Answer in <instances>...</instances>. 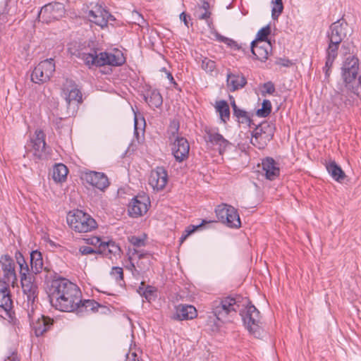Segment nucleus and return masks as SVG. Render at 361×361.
Returning a JSON list of instances; mask_svg holds the SVG:
<instances>
[{
	"instance_id": "nucleus-1",
	"label": "nucleus",
	"mask_w": 361,
	"mask_h": 361,
	"mask_svg": "<svg viewBox=\"0 0 361 361\" xmlns=\"http://www.w3.org/2000/svg\"><path fill=\"white\" fill-rule=\"evenodd\" d=\"M341 77L344 87L332 97L333 104L340 110L354 106L361 99V68L356 56H349L343 61Z\"/></svg>"
},
{
	"instance_id": "nucleus-2",
	"label": "nucleus",
	"mask_w": 361,
	"mask_h": 361,
	"mask_svg": "<svg viewBox=\"0 0 361 361\" xmlns=\"http://www.w3.org/2000/svg\"><path fill=\"white\" fill-rule=\"evenodd\" d=\"M48 297L52 307L66 312H74L81 302L82 294L78 286L65 278L54 279L48 288Z\"/></svg>"
},
{
	"instance_id": "nucleus-3",
	"label": "nucleus",
	"mask_w": 361,
	"mask_h": 361,
	"mask_svg": "<svg viewBox=\"0 0 361 361\" xmlns=\"http://www.w3.org/2000/svg\"><path fill=\"white\" fill-rule=\"evenodd\" d=\"M348 24L341 18L333 23L327 32L328 47L325 51V65L323 67L324 79L328 80L334 61L338 56L341 43L347 37Z\"/></svg>"
},
{
	"instance_id": "nucleus-4",
	"label": "nucleus",
	"mask_w": 361,
	"mask_h": 361,
	"mask_svg": "<svg viewBox=\"0 0 361 361\" xmlns=\"http://www.w3.org/2000/svg\"><path fill=\"white\" fill-rule=\"evenodd\" d=\"M238 312L249 333L257 338L262 337L264 330L260 312L247 298H243Z\"/></svg>"
},
{
	"instance_id": "nucleus-5",
	"label": "nucleus",
	"mask_w": 361,
	"mask_h": 361,
	"mask_svg": "<svg viewBox=\"0 0 361 361\" xmlns=\"http://www.w3.org/2000/svg\"><path fill=\"white\" fill-rule=\"evenodd\" d=\"M15 257L20 267V283L26 302H38L39 288L35 276L30 274L29 265L20 252L17 251Z\"/></svg>"
},
{
	"instance_id": "nucleus-6",
	"label": "nucleus",
	"mask_w": 361,
	"mask_h": 361,
	"mask_svg": "<svg viewBox=\"0 0 361 361\" xmlns=\"http://www.w3.org/2000/svg\"><path fill=\"white\" fill-rule=\"evenodd\" d=\"M243 298L240 295L218 298L211 304V314L216 316L219 319L228 322L229 316L235 314L240 310Z\"/></svg>"
},
{
	"instance_id": "nucleus-7",
	"label": "nucleus",
	"mask_w": 361,
	"mask_h": 361,
	"mask_svg": "<svg viewBox=\"0 0 361 361\" xmlns=\"http://www.w3.org/2000/svg\"><path fill=\"white\" fill-rule=\"evenodd\" d=\"M67 223L73 231L79 233L91 232L98 226L91 215L79 209L68 214Z\"/></svg>"
},
{
	"instance_id": "nucleus-8",
	"label": "nucleus",
	"mask_w": 361,
	"mask_h": 361,
	"mask_svg": "<svg viewBox=\"0 0 361 361\" xmlns=\"http://www.w3.org/2000/svg\"><path fill=\"white\" fill-rule=\"evenodd\" d=\"M254 126L251 133L250 142L259 149H263L274 137L276 130L275 125L271 122L264 121L258 125L255 124Z\"/></svg>"
},
{
	"instance_id": "nucleus-9",
	"label": "nucleus",
	"mask_w": 361,
	"mask_h": 361,
	"mask_svg": "<svg viewBox=\"0 0 361 361\" xmlns=\"http://www.w3.org/2000/svg\"><path fill=\"white\" fill-rule=\"evenodd\" d=\"M204 140L207 146L214 149L215 148L220 155H223L227 149L232 145L230 141L219 133L217 128H212L206 126L204 128Z\"/></svg>"
},
{
	"instance_id": "nucleus-10",
	"label": "nucleus",
	"mask_w": 361,
	"mask_h": 361,
	"mask_svg": "<svg viewBox=\"0 0 361 361\" xmlns=\"http://www.w3.org/2000/svg\"><path fill=\"white\" fill-rule=\"evenodd\" d=\"M46 135L41 129H37L35 131L33 137L30 138L29 142L27 143L26 152L27 154L32 153V159L37 162L39 160L46 158L45 152V142Z\"/></svg>"
},
{
	"instance_id": "nucleus-11",
	"label": "nucleus",
	"mask_w": 361,
	"mask_h": 361,
	"mask_svg": "<svg viewBox=\"0 0 361 361\" xmlns=\"http://www.w3.org/2000/svg\"><path fill=\"white\" fill-rule=\"evenodd\" d=\"M215 213L219 221L231 228H239L241 221L238 210L231 205L221 204L215 209Z\"/></svg>"
},
{
	"instance_id": "nucleus-12",
	"label": "nucleus",
	"mask_w": 361,
	"mask_h": 361,
	"mask_svg": "<svg viewBox=\"0 0 361 361\" xmlns=\"http://www.w3.org/2000/svg\"><path fill=\"white\" fill-rule=\"evenodd\" d=\"M66 13L65 6L59 1H52L43 6L39 13L37 18L44 23L49 24L51 22L59 20Z\"/></svg>"
},
{
	"instance_id": "nucleus-13",
	"label": "nucleus",
	"mask_w": 361,
	"mask_h": 361,
	"mask_svg": "<svg viewBox=\"0 0 361 361\" xmlns=\"http://www.w3.org/2000/svg\"><path fill=\"white\" fill-rule=\"evenodd\" d=\"M85 13L90 22L102 28L107 26L109 20H116L114 16L99 3H90Z\"/></svg>"
},
{
	"instance_id": "nucleus-14",
	"label": "nucleus",
	"mask_w": 361,
	"mask_h": 361,
	"mask_svg": "<svg viewBox=\"0 0 361 361\" xmlns=\"http://www.w3.org/2000/svg\"><path fill=\"white\" fill-rule=\"evenodd\" d=\"M55 67V62L52 58L40 61L32 72L31 80L39 85L47 82L53 75Z\"/></svg>"
},
{
	"instance_id": "nucleus-15",
	"label": "nucleus",
	"mask_w": 361,
	"mask_h": 361,
	"mask_svg": "<svg viewBox=\"0 0 361 361\" xmlns=\"http://www.w3.org/2000/svg\"><path fill=\"white\" fill-rule=\"evenodd\" d=\"M121 252L120 246L113 240H109L106 243H100L97 249H94L86 245L79 247V252L82 255L99 254L109 259H112L113 257L120 256Z\"/></svg>"
},
{
	"instance_id": "nucleus-16",
	"label": "nucleus",
	"mask_w": 361,
	"mask_h": 361,
	"mask_svg": "<svg viewBox=\"0 0 361 361\" xmlns=\"http://www.w3.org/2000/svg\"><path fill=\"white\" fill-rule=\"evenodd\" d=\"M99 56V67L104 66H121L126 61L124 54L118 49H114L110 51H101Z\"/></svg>"
},
{
	"instance_id": "nucleus-17",
	"label": "nucleus",
	"mask_w": 361,
	"mask_h": 361,
	"mask_svg": "<svg viewBox=\"0 0 361 361\" xmlns=\"http://www.w3.org/2000/svg\"><path fill=\"white\" fill-rule=\"evenodd\" d=\"M169 180L167 170L164 166H157L150 172L149 185L153 190L159 192L164 190Z\"/></svg>"
},
{
	"instance_id": "nucleus-18",
	"label": "nucleus",
	"mask_w": 361,
	"mask_h": 361,
	"mask_svg": "<svg viewBox=\"0 0 361 361\" xmlns=\"http://www.w3.org/2000/svg\"><path fill=\"white\" fill-rule=\"evenodd\" d=\"M0 307L4 310L10 321H13L15 318V312L13 311V300L9 284L1 280H0Z\"/></svg>"
},
{
	"instance_id": "nucleus-19",
	"label": "nucleus",
	"mask_w": 361,
	"mask_h": 361,
	"mask_svg": "<svg viewBox=\"0 0 361 361\" xmlns=\"http://www.w3.org/2000/svg\"><path fill=\"white\" fill-rule=\"evenodd\" d=\"M150 206L149 198L146 195H137L132 199L128 207V213L131 217L137 218L144 215Z\"/></svg>"
},
{
	"instance_id": "nucleus-20",
	"label": "nucleus",
	"mask_w": 361,
	"mask_h": 361,
	"mask_svg": "<svg viewBox=\"0 0 361 361\" xmlns=\"http://www.w3.org/2000/svg\"><path fill=\"white\" fill-rule=\"evenodd\" d=\"M190 145L188 140L183 137L176 135L172 147L171 152L178 162H182L189 156Z\"/></svg>"
},
{
	"instance_id": "nucleus-21",
	"label": "nucleus",
	"mask_w": 361,
	"mask_h": 361,
	"mask_svg": "<svg viewBox=\"0 0 361 361\" xmlns=\"http://www.w3.org/2000/svg\"><path fill=\"white\" fill-rule=\"evenodd\" d=\"M82 178L89 185L100 190H105L109 185V179L104 173L90 171L84 173Z\"/></svg>"
},
{
	"instance_id": "nucleus-22",
	"label": "nucleus",
	"mask_w": 361,
	"mask_h": 361,
	"mask_svg": "<svg viewBox=\"0 0 361 361\" xmlns=\"http://www.w3.org/2000/svg\"><path fill=\"white\" fill-rule=\"evenodd\" d=\"M1 269L4 272V280L6 283H14L17 281L14 260L8 255H2L0 259Z\"/></svg>"
},
{
	"instance_id": "nucleus-23",
	"label": "nucleus",
	"mask_w": 361,
	"mask_h": 361,
	"mask_svg": "<svg viewBox=\"0 0 361 361\" xmlns=\"http://www.w3.org/2000/svg\"><path fill=\"white\" fill-rule=\"evenodd\" d=\"M62 91L68 104H70L73 102H82V92L73 80L66 79L65 80L63 84Z\"/></svg>"
},
{
	"instance_id": "nucleus-24",
	"label": "nucleus",
	"mask_w": 361,
	"mask_h": 361,
	"mask_svg": "<svg viewBox=\"0 0 361 361\" xmlns=\"http://www.w3.org/2000/svg\"><path fill=\"white\" fill-rule=\"evenodd\" d=\"M197 311L192 305L179 304L175 307V313L171 319L176 321L191 320L196 318Z\"/></svg>"
},
{
	"instance_id": "nucleus-25",
	"label": "nucleus",
	"mask_w": 361,
	"mask_h": 361,
	"mask_svg": "<svg viewBox=\"0 0 361 361\" xmlns=\"http://www.w3.org/2000/svg\"><path fill=\"white\" fill-rule=\"evenodd\" d=\"M30 274L37 275L40 274L42 270L47 273L50 272V269L47 267H44L42 254L37 250H33L30 255Z\"/></svg>"
},
{
	"instance_id": "nucleus-26",
	"label": "nucleus",
	"mask_w": 361,
	"mask_h": 361,
	"mask_svg": "<svg viewBox=\"0 0 361 361\" xmlns=\"http://www.w3.org/2000/svg\"><path fill=\"white\" fill-rule=\"evenodd\" d=\"M262 171L265 178L269 180H274L280 175V168L278 163L270 157H267L262 160Z\"/></svg>"
},
{
	"instance_id": "nucleus-27",
	"label": "nucleus",
	"mask_w": 361,
	"mask_h": 361,
	"mask_svg": "<svg viewBox=\"0 0 361 361\" xmlns=\"http://www.w3.org/2000/svg\"><path fill=\"white\" fill-rule=\"evenodd\" d=\"M54 320L41 314H37V319L31 322L30 326L36 336H40L47 331L53 325Z\"/></svg>"
},
{
	"instance_id": "nucleus-28",
	"label": "nucleus",
	"mask_w": 361,
	"mask_h": 361,
	"mask_svg": "<svg viewBox=\"0 0 361 361\" xmlns=\"http://www.w3.org/2000/svg\"><path fill=\"white\" fill-rule=\"evenodd\" d=\"M247 84L245 77L239 73L228 71L226 75V85L230 92H235L244 87Z\"/></svg>"
},
{
	"instance_id": "nucleus-29",
	"label": "nucleus",
	"mask_w": 361,
	"mask_h": 361,
	"mask_svg": "<svg viewBox=\"0 0 361 361\" xmlns=\"http://www.w3.org/2000/svg\"><path fill=\"white\" fill-rule=\"evenodd\" d=\"M103 307L94 300L81 299L80 304L77 305L74 312L79 317H83L86 314L97 312L99 307Z\"/></svg>"
},
{
	"instance_id": "nucleus-30",
	"label": "nucleus",
	"mask_w": 361,
	"mask_h": 361,
	"mask_svg": "<svg viewBox=\"0 0 361 361\" xmlns=\"http://www.w3.org/2000/svg\"><path fill=\"white\" fill-rule=\"evenodd\" d=\"M209 3L203 0L202 5H197L194 13L195 16L199 20H204L209 27L213 26V20L211 18L212 12L209 10Z\"/></svg>"
},
{
	"instance_id": "nucleus-31",
	"label": "nucleus",
	"mask_w": 361,
	"mask_h": 361,
	"mask_svg": "<svg viewBox=\"0 0 361 361\" xmlns=\"http://www.w3.org/2000/svg\"><path fill=\"white\" fill-rule=\"evenodd\" d=\"M232 109H233V114L236 118L237 121L241 124H245L250 128H252V126H255L250 114L244 109H240L237 104H235V101L233 99V101L231 102Z\"/></svg>"
},
{
	"instance_id": "nucleus-32",
	"label": "nucleus",
	"mask_w": 361,
	"mask_h": 361,
	"mask_svg": "<svg viewBox=\"0 0 361 361\" xmlns=\"http://www.w3.org/2000/svg\"><path fill=\"white\" fill-rule=\"evenodd\" d=\"M270 47V44L264 46H258L256 40H253L250 43V51L253 56V59L260 61L262 62L266 61V60L269 57V50L268 47Z\"/></svg>"
},
{
	"instance_id": "nucleus-33",
	"label": "nucleus",
	"mask_w": 361,
	"mask_h": 361,
	"mask_svg": "<svg viewBox=\"0 0 361 361\" xmlns=\"http://www.w3.org/2000/svg\"><path fill=\"white\" fill-rule=\"evenodd\" d=\"M99 53L97 49H92L90 52H81L78 54V58L80 59L89 68L92 66L99 67Z\"/></svg>"
},
{
	"instance_id": "nucleus-34",
	"label": "nucleus",
	"mask_w": 361,
	"mask_h": 361,
	"mask_svg": "<svg viewBox=\"0 0 361 361\" xmlns=\"http://www.w3.org/2000/svg\"><path fill=\"white\" fill-rule=\"evenodd\" d=\"M145 101L152 108H159L163 104V98L159 90L154 89L149 90L144 95Z\"/></svg>"
},
{
	"instance_id": "nucleus-35",
	"label": "nucleus",
	"mask_w": 361,
	"mask_h": 361,
	"mask_svg": "<svg viewBox=\"0 0 361 361\" xmlns=\"http://www.w3.org/2000/svg\"><path fill=\"white\" fill-rule=\"evenodd\" d=\"M68 169L61 163L56 164L53 167L52 178L56 183H63L67 179Z\"/></svg>"
},
{
	"instance_id": "nucleus-36",
	"label": "nucleus",
	"mask_w": 361,
	"mask_h": 361,
	"mask_svg": "<svg viewBox=\"0 0 361 361\" xmlns=\"http://www.w3.org/2000/svg\"><path fill=\"white\" fill-rule=\"evenodd\" d=\"M215 109L219 115L221 121L227 123L230 120V108L226 100H220L216 102Z\"/></svg>"
},
{
	"instance_id": "nucleus-37",
	"label": "nucleus",
	"mask_w": 361,
	"mask_h": 361,
	"mask_svg": "<svg viewBox=\"0 0 361 361\" xmlns=\"http://www.w3.org/2000/svg\"><path fill=\"white\" fill-rule=\"evenodd\" d=\"M326 170L332 178L338 182H341L345 177L344 171L334 161L326 165Z\"/></svg>"
},
{
	"instance_id": "nucleus-38",
	"label": "nucleus",
	"mask_w": 361,
	"mask_h": 361,
	"mask_svg": "<svg viewBox=\"0 0 361 361\" xmlns=\"http://www.w3.org/2000/svg\"><path fill=\"white\" fill-rule=\"evenodd\" d=\"M133 254L137 255L139 260L137 262V267L140 269V271L144 272L148 270L150 265V261L147 256L150 255L149 253L134 249Z\"/></svg>"
},
{
	"instance_id": "nucleus-39",
	"label": "nucleus",
	"mask_w": 361,
	"mask_h": 361,
	"mask_svg": "<svg viewBox=\"0 0 361 361\" xmlns=\"http://www.w3.org/2000/svg\"><path fill=\"white\" fill-rule=\"evenodd\" d=\"M216 39L217 41L220 42H224L228 47L231 48L233 50H242L243 51H245V50L243 48L242 45L238 44L236 41L233 40V39L224 37L218 32L216 33Z\"/></svg>"
},
{
	"instance_id": "nucleus-40",
	"label": "nucleus",
	"mask_w": 361,
	"mask_h": 361,
	"mask_svg": "<svg viewBox=\"0 0 361 361\" xmlns=\"http://www.w3.org/2000/svg\"><path fill=\"white\" fill-rule=\"evenodd\" d=\"M226 322V320L219 319L216 316L209 315L207 320V326L211 331L216 332L219 330L223 322Z\"/></svg>"
},
{
	"instance_id": "nucleus-41",
	"label": "nucleus",
	"mask_w": 361,
	"mask_h": 361,
	"mask_svg": "<svg viewBox=\"0 0 361 361\" xmlns=\"http://www.w3.org/2000/svg\"><path fill=\"white\" fill-rule=\"evenodd\" d=\"M110 275L119 286H123L126 285L123 268L120 267H113L110 271Z\"/></svg>"
},
{
	"instance_id": "nucleus-42",
	"label": "nucleus",
	"mask_w": 361,
	"mask_h": 361,
	"mask_svg": "<svg viewBox=\"0 0 361 361\" xmlns=\"http://www.w3.org/2000/svg\"><path fill=\"white\" fill-rule=\"evenodd\" d=\"M271 103L269 99H264L262 107L257 110L256 115L259 117H267L271 112Z\"/></svg>"
},
{
	"instance_id": "nucleus-43",
	"label": "nucleus",
	"mask_w": 361,
	"mask_h": 361,
	"mask_svg": "<svg viewBox=\"0 0 361 361\" xmlns=\"http://www.w3.org/2000/svg\"><path fill=\"white\" fill-rule=\"evenodd\" d=\"M200 59H201L200 66L205 72L211 73L216 70V65L214 61L204 56H201Z\"/></svg>"
},
{
	"instance_id": "nucleus-44",
	"label": "nucleus",
	"mask_w": 361,
	"mask_h": 361,
	"mask_svg": "<svg viewBox=\"0 0 361 361\" xmlns=\"http://www.w3.org/2000/svg\"><path fill=\"white\" fill-rule=\"evenodd\" d=\"M271 33V27L269 25H267L266 26L261 28L256 36V42H269L268 37Z\"/></svg>"
},
{
	"instance_id": "nucleus-45",
	"label": "nucleus",
	"mask_w": 361,
	"mask_h": 361,
	"mask_svg": "<svg viewBox=\"0 0 361 361\" xmlns=\"http://www.w3.org/2000/svg\"><path fill=\"white\" fill-rule=\"evenodd\" d=\"M274 4L271 9V16L273 19H277L283 10L282 0H272Z\"/></svg>"
},
{
	"instance_id": "nucleus-46",
	"label": "nucleus",
	"mask_w": 361,
	"mask_h": 361,
	"mask_svg": "<svg viewBox=\"0 0 361 361\" xmlns=\"http://www.w3.org/2000/svg\"><path fill=\"white\" fill-rule=\"evenodd\" d=\"M209 221H207L206 220H202V223L194 226V225H190L188 226L185 231L184 233L182 235V236L180 238V241L183 243L190 234H192L194 231L197 230L198 228H201L203 225H204L207 223H209Z\"/></svg>"
},
{
	"instance_id": "nucleus-47",
	"label": "nucleus",
	"mask_w": 361,
	"mask_h": 361,
	"mask_svg": "<svg viewBox=\"0 0 361 361\" xmlns=\"http://www.w3.org/2000/svg\"><path fill=\"white\" fill-rule=\"evenodd\" d=\"M27 303V313L30 323L37 319V315L35 314V310L37 307L38 302H26Z\"/></svg>"
},
{
	"instance_id": "nucleus-48",
	"label": "nucleus",
	"mask_w": 361,
	"mask_h": 361,
	"mask_svg": "<svg viewBox=\"0 0 361 361\" xmlns=\"http://www.w3.org/2000/svg\"><path fill=\"white\" fill-rule=\"evenodd\" d=\"M156 291L157 290L154 286L147 285L145 288V290H143L142 293H141V295L144 297L146 299V300L150 302L153 299V298H154Z\"/></svg>"
},
{
	"instance_id": "nucleus-49",
	"label": "nucleus",
	"mask_w": 361,
	"mask_h": 361,
	"mask_svg": "<svg viewBox=\"0 0 361 361\" xmlns=\"http://www.w3.org/2000/svg\"><path fill=\"white\" fill-rule=\"evenodd\" d=\"M128 241L130 243V244L137 247H140L145 245V239L135 235H131L128 237Z\"/></svg>"
},
{
	"instance_id": "nucleus-50",
	"label": "nucleus",
	"mask_w": 361,
	"mask_h": 361,
	"mask_svg": "<svg viewBox=\"0 0 361 361\" xmlns=\"http://www.w3.org/2000/svg\"><path fill=\"white\" fill-rule=\"evenodd\" d=\"M275 90L274 84L271 81H269L263 84L262 94V95L265 94H272Z\"/></svg>"
},
{
	"instance_id": "nucleus-51",
	"label": "nucleus",
	"mask_w": 361,
	"mask_h": 361,
	"mask_svg": "<svg viewBox=\"0 0 361 361\" xmlns=\"http://www.w3.org/2000/svg\"><path fill=\"white\" fill-rule=\"evenodd\" d=\"M163 71H165L166 73V78L169 80L170 83L173 85V87L176 89V90L181 92V87L179 86V85L176 82V80L173 78V75L171 73V72L168 71L166 68H163Z\"/></svg>"
},
{
	"instance_id": "nucleus-52",
	"label": "nucleus",
	"mask_w": 361,
	"mask_h": 361,
	"mask_svg": "<svg viewBox=\"0 0 361 361\" xmlns=\"http://www.w3.org/2000/svg\"><path fill=\"white\" fill-rule=\"evenodd\" d=\"M85 240L87 244L95 245V246L96 245L99 246V245L100 243H107V242L102 241L101 238L97 237V236H92L91 238H88L85 239Z\"/></svg>"
},
{
	"instance_id": "nucleus-53",
	"label": "nucleus",
	"mask_w": 361,
	"mask_h": 361,
	"mask_svg": "<svg viewBox=\"0 0 361 361\" xmlns=\"http://www.w3.org/2000/svg\"><path fill=\"white\" fill-rule=\"evenodd\" d=\"M133 18L135 19V23L138 25L140 27H143L145 24H147L146 20L143 18V16L138 12L135 11L133 14Z\"/></svg>"
},
{
	"instance_id": "nucleus-54",
	"label": "nucleus",
	"mask_w": 361,
	"mask_h": 361,
	"mask_svg": "<svg viewBox=\"0 0 361 361\" xmlns=\"http://www.w3.org/2000/svg\"><path fill=\"white\" fill-rule=\"evenodd\" d=\"M276 63L283 67H289L293 65L291 61L287 58H279L276 61Z\"/></svg>"
},
{
	"instance_id": "nucleus-55",
	"label": "nucleus",
	"mask_w": 361,
	"mask_h": 361,
	"mask_svg": "<svg viewBox=\"0 0 361 361\" xmlns=\"http://www.w3.org/2000/svg\"><path fill=\"white\" fill-rule=\"evenodd\" d=\"M179 17H180V20H182L183 22L184 25L187 27H189L188 19H190V16L189 15H188L185 12L183 11L180 14Z\"/></svg>"
},
{
	"instance_id": "nucleus-56",
	"label": "nucleus",
	"mask_w": 361,
	"mask_h": 361,
	"mask_svg": "<svg viewBox=\"0 0 361 361\" xmlns=\"http://www.w3.org/2000/svg\"><path fill=\"white\" fill-rule=\"evenodd\" d=\"M5 361H20V357L17 352L13 351L5 358Z\"/></svg>"
},
{
	"instance_id": "nucleus-57",
	"label": "nucleus",
	"mask_w": 361,
	"mask_h": 361,
	"mask_svg": "<svg viewBox=\"0 0 361 361\" xmlns=\"http://www.w3.org/2000/svg\"><path fill=\"white\" fill-rule=\"evenodd\" d=\"M129 361H140V359L135 353H133L129 357Z\"/></svg>"
},
{
	"instance_id": "nucleus-58",
	"label": "nucleus",
	"mask_w": 361,
	"mask_h": 361,
	"mask_svg": "<svg viewBox=\"0 0 361 361\" xmlns=\"http://www.w3.org/2000/svg\"><path fill=\"white\" fill-rule=\"evenodd\" d=\"M145 286V283L144 282H142L141 283V286L138 288L137 289V292L140 295H141V293H142L143 290H145L144 288V286Z\"/></svg>"
},
{
	"instance_id": "nucleus-59",
	"label": "nucleus",
	"mask_w": 361,
	"mask_h": 361,
	"mask_svg": "<svg viewBox=\"0 0 361 361\" xmlns=\"http://www.w3.org/2000/svg\"><path fill=\"white\" fill-rule=\"evenodd\" d=\"M137 118L136 117V116H135V133H137Z\"/></svg>"
},
{
	"instance_id": "nucleus-60",
	"label": "nucleus",
	"mask_w": 361,
	"mask_h": 361,
	"mask_svg": "<svg viewBox=\"0 0 361 361\" xmlns=\"http://www.w3.org/2000/svg\"><path fill=\"white\" fill-rule=\"evenodd\" d=\"M129 269H130L131 270H133V269L135 270V265L133 262H130Z\"/></svg>"
},
{
	"instance_id": "nucleus-61",
	"label": "nucleus",
	"mask_w": 361,
	"mask_h": 361,
	"mask_svg": "<svg viewBox=\"0 0 361 361\" xmlns=\"http://www.w3.org/2000/svg\"><path fill=\"white\" fill-rule=\"evenodd\" d=\"M178 128H179V126L178 125L177 127L176 128L175 132L172 133L173 136H175V135L178 133Z\"/></svg>"
}]
</instances>
